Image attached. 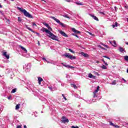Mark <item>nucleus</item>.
Masks as SVG:
<instances>
[{"instance_id": "nucleus-43", "label": "nucleus", "mask_w": 128, "mask_h": 128, "mask_svg": "<svg viewBox=\"0 0 128 128\" xmlns=\"http://www.w3.org/2000/svg\"><path fill=\"white\" fill-rule=\"evenodd\" d=\"M16 128H22V126H18Z\"/></svg>"}, {"instance_id": "nucleus-28", "label": "nucleus", "mask_w": 128, "mask_h": 128, "mask_svg": "<svg viewBox=\"0 0 128 128\" xmlns=\"http://www.w3.org/2000/svg\"><path fill=\"white\" fill-rule=\"evenodd\" d=\"M59 24H60V26H62L64 27V24L62 22H60V23H59Z\"/></svg>"}, {"instance_id": "nucleus-46", "label": "nucleus", "mask_w": 128, "mask_h": 128, "mask_svg": "<svg viewBox=\"0 0 128 128\" xmlns=\"http://www.w3.org/2000/svg\"><path fill=\"white\" fill-rule=\"evenodd\" d=\"M73 36H74L76 38H78V36L77 34H73Z\"/></svg>"}, {"instance_id": "nucleus-26", "label": "nucleus", "mask_w": 128, "mask_h": 128, "mask_svg": "<svg viewBox=\"0 0 128 128\" xmlns=\"http://www.w3.org/2000/svg\"><path fill=\"white\" fill-rule=\"evenodd\" d=\"M124 59L125 60H126V62H128V56H126L124 57Z\"/></svg>"}, {"instance_id": "nucleus-3", "label": "nucleus", "mask_w": 128, "mask_h": 128, "mask_svg": "<svg viewBox=\"0 0 128 128\" xmlns=\"http://www.w3.org/2000/svg\"><path fill=\"white\" fill-rule=\"evenodd\" d=\"M64 56H66V58H70V60H76V56H72L69 53H66L64 54Z\"/></svg>"}, {"instance_id": "nucleus-31", "label": "nucleus", "mask_w": 128, "mask_h": 128, "mask_svg": "<svg viewBox=\"0 0 128 128\" xmlns=\"http://www.w3.org/2000/svg\"><path fill=\"white\" fill-rule=\"evenodd\" d=\"M112 46H116V41H114L112 42Z\"/></svg>"}, {"instance_id": "nucleus-9", "label": "nucleus", "mask_w": 128, "mask_h": 128, "mask_svg": "<svg viewBox=\"0 0 128 128\" xmlns=\"http://www.w3.org/2000/svg\"><path fill=\"white\" fill-rule=\"evenodd\" d=\"M119 24H118V22H116L112 25V26L113 28H118V26Z\"/></svg>"}, {"instance_id": "nucleus-36", "label": "nucleus", "mask_w": 128, "mask_h": 128, "mask_svg": "<svg viewBox=\"0 0 128 128\" xmlns=\"http://www.w3.org/2000/svg\"><path fill=\"white\" fill-rule=\"evenodd\" d=\"M18 22H22V18L20 17H18Z\"/></svg>"}, {"instance_id": "nucleus-21", "label": "nucleus", "mask_w": 128, "mask_h": 128, "mask_svg": "<svg viewBox=\"0 0 128 128\" xmlns=\"http://www.w3.org/2000/svg\"><path fill=\"white\" fill-rule=\"evenodd\" d=\"M98 90H100V86H98L97 89L96 90H95L94 92H98Z\"/></svg>"}, {"instance_id": "nucleus-39", "label": "nucleus", "mask_w": 128, "mask_h": 128, "mask_svg": "<svg viewBox=\"0 0 128 128\" xmlns=\"http://www.w3.org/2000/svg\"><path fill=\"white\" fill-rule=\"evenodd\" d=\"M104 58H108V60H110V58L108 57L107 56H103Z\"/></svg>"}, {"instance_id": "nucleus-2", "label": "nucleus", "mask_w": 128, "mask_h": 128, "mask_svg": "<svg viewBox=\"0 0 128 128\" xmlns=\"http://www.w3.org/2000/svg\"><path fill=\"white\" fill-rule=\"evenodd\" d=\"M17 8L18 10H20V12H23L25 16H26L27 18H34V17H32V14H30L29 12H26V10L22 9L20 7H17Z\"/></svg>"}, {"instance_id": "nucleus-17", "label": "nucleus", "mask_w": 128, "mask_h": 128, "mask_svg": "<svg viewBox=\"0 0 128 128\" xmlns=\"http://www.w3.org/2000/svg\"><path fill=\"white\" fill-rule=\"evenodd\" d=\"M119 50H120V52H122L124 51V48L122 47H120L119 48Z\"/></svg>"}, {"instance_id": "nucleus-18", "label": "nucleus", "mask_w": 128, "mask_h": 128, "mask_svg": "<svg viewBox=\"0 0 128 128\" xmlns=\"http://www.w3.org/2000/svg\"><path fill=\"white\" fill-rule=\"evenodd\" d=\"M26 28H28V30H30V32H34V31L32 30V28H30L28 26V25H26Z\"/></svg>"}, {"instance_id": "nucleus-13", "label": "nucleus", "mask_w": 128, "mask_h": 128, "mask_svg": "<svg viewBox=\"0 0 128 128\" xmlns=\"http://www.w3.org/2000/svg\"><path fill=\"white\" fill-rule=\"evenodd\" d=\"M3 56H6L7 60H8L10 58V55L6 54V52H4L3 54Z\"/></svg>"}, {"instance_id": "nucleus-40", "label": "nucleus", "mask_w": 128, "mask_h": 128, "mask_svg": "<svg viewBox=\"0 0 128 128\" xmlns=\"http://www.w3.org/2000/svg\"><path fill=\"white\" fill-rule=\"evenodd\" d=\"M114 127L116 128H120V126H118V125H114Z\"/></svg>"}, {"instance_id": "nucleus-32", "label": "nucleus", "mask_w": 128, "mask_h": 128, "mask_svg": "<svg viewBox=\"0 0 128 128\" xmlns=\"http://www.w3.org/2000/svg\"><path fill=\"white\" fill-rule=\"evenodd\" d=\"M76 4H78V6H82V3H80V2H76Z\"/></svg>"}, {"instance_id": "nucleus-35", "label": "nucleus", "mask_w": 128, "mask_h": 128, "mask_svg": "<svg viewBox=\"0 0 128 128\" xmlns=\"http://www.w3.org/2000/svg\"><path fill=\"white\" fill-rule=\"evenodd\" d=\"M62 96H63L64 100H67L66 98V96H64V94H62Z\"/></svg>"}, {"instance_id": "nucleus-58", "label": "nucleus", "mask_w": 128, "mask_h": 128, "mask_svg": "<svg viewBox=\"0 0 128 128\" xmlns=\"http://www.w3.org/2000/svg\"><path fill=\"white\" fill-rule=\"evenodd\" d=\"M127 22H128V18H127Z\"/></svg>"}, {"instance_id": "nucleus-5", "label": "nucleus", "mask_w": 128, "mask_h": 128, "mask_svg": "<svg viewBox=\"0 0 128 128\" xmlns=\"http://www.w3.org/2000/svg\"><path fill=\"white\" fill-rule=\"evenodd\" d=\"M62 66H65V68H74V67L72 66H70V65H66V64H64V63H62Z\"/></svg>"}, {"instance_id": "nucleus-6", "label": "nucleus", "mask_w": 128, "mask_h": 128, "mask_svg": "<svg viewBox=\"0 0 128 128\" xmlns=\"http://www.w3.org/2000/svg\"><path fill=\"white\" fill-rule=\"evenodd\" d=\"M89 16H90L92 18H94V20H95L98 22V17H96V16L94 15H92V14H90Z\"/></svg>"}, {"instance_id": "nucleus-4", "label": "nucleus", "mask_w": 128, "mask_h": 128, "mask_svg": "<svg viewBox=\"0 0 128 128\" xmlns=\"http://www.w3.org/2000/svg\"><path fill=\"white\" fill-rule=\"evenodd\" d=\"M61 122L63 124H66V122H68L69 120H68V119L66 118V116H62V120H61Z\"/></svg>"}, {"instance_id": "nucleus-27", "label": "nucleus", "mask_w": 128, "mask_h": 128, "mask_svg": "<svg viewBox=\"0 0 128 128\" xmlns=\"http://www.w3.org/2000/svg\"><path fill=\"white\" fill-rule=\"evenodd\" d=\"M96 92H93V94H94V95H93V98H96Z\"/></svg>"}, {"instance_id": "nucleus-60", "label": "nucleus", "mask_w": 128, "mask_h": 128, "mask_svg": "<svg viewBox=\"0 0 128 128\" xmlns=\"http://www.w3.org/2000/svg\"><path fill=\"white\" fill-rule=\"evenodd\" d=\"M90 34H92V33H90Z\"/></svg>"}, {"instance_id": "nucleus-56", "label": "nucleus", "mask_w": 128, "mask_h": 128, "mask_svg": "<svg viewBox=\"0 0 128 128\" xmlns=\"http://www.w3.org/2000/svg\"><path fill=\"white\" fill-rule=\"evenodd\" d=\"M42 2H44V0H42Z\"/></svg>"}, {"instance_id": "nucleus-51", "label": "nucleus", "mask_w": 128, "mask_h": 128, "mask_svg": "<svg viewBox=\"0 0 128 128\" xmlns=\"http://www.w3.org/2000/svg\"><path fill=\"white\" fill-rule=\"evenodd\" d=\"M42 60H46V58H42Z\"/></svg>"}, {"instance_id": "nucleus-59", "label": "nucleus", "mask_w": 128, "mask_h": 128, "mask_svg": "<svg viewBox=\"0 0 128 128\" xmlns=\"http://www.w3.org/2000/svg\"><path fill=\"white\" fill-rule=\"evenodd\" d=\"M102 62H104V60H102Z\"/></svg>"}, {"instance_id": "nucleus-7", "label": "nucleus", "mask_w": 128, "mask_h": 128, "mask_svg": "<svg viewBox=\"0 0 128 128\" xmlns=\"http://www.w3.org/2000/svg\"><path fill=\"white\" fill-rule=\"evenodd\" d=\"M50 18H52V20H55V22H56L57 24H60V21L58 19H57L56 18H54V16H51Z\"/></svg>"}, {"instance_id": "nucleus-16", "label": "nucleus", "mask_w": 128, "mask_h": 128, "mask_svg": "<svg viewBox=\"0 0 128 128\" xmlns=\"http://www.w3.org/2000/svg\"><path fill=\"white\" fill-rule=\"evenodd\" d=\"M71 86H72V88H74L75 90H78V86H76V84H71Z\"/></svg>"}, {"instance_id": "nucleus-19", "label": "nucleus", "mask_w": 128, "mask_h": 128, "mask_svg": "<svg viewBox=\"0 0 128 128\" xmlns=\"http://www.w3.org/2000/svg\"><path fill=\"white\" fill-rule=\"evenodd\" d=\"M20 104H16V110H18L20 108Z\"/></svg>"}, {"instance_id": "nucleus-20", "label": "nucleus", "mask_w": 128, "mask_h": 128, "mask_svg": "<svg viewBox=\"0 0 128 128\" xmlns=\"http://www.w3.org/2000/svg\"><path fill=\"white\" fill-rule=\"evenodd\" d=\"M111 84H112V86H116V80H114Z\"/></svg>"}, {"instance_id": "nucleus-48", "label": "nucleus", "mask_w": 128, "mask_h": 128, "mask_svg": "<svg viewBox=\"0 0 128 128\" xmlns=\"http://www.w3.org/2000/svg\"><path fill=\"white\" fill-rule=\"evenodd\" d=\"M24 128H26V126L24 125Z\"/></svg>"}, {"instance_id": "nucleus-10", "label": "nucleus", "mask_w": 128, "mask_h": 128, "mask_svg": "<svg viewBox=\"0 0 128 128\" xmlns=\"http://www.w3.org/2000/svg\"><path fill=\"white\" fill-rule=\"evenodd\" d=\"M72 32H74L75 34H80V32L76 30V28H72Z\"/></svg>"}, {"instance_id": "nucleus-25", "label": "nucleus", "mask_w": 128, "mask_h": 128, "mask_svg": "<svg viewBox=\"0 0 128 128\" xmlns=\"http://www.w3.org/2000/svg\"><path fill=\"white\" fill-rule=\"evenodd\" d=\"M101 68L103 70H106V68H106V66L104 65H103Z\"/></svg>"}, {"instance_id": "nucleus-23", "label": "nucleus", "mask_w": 128, "mask_h": 128, "mask_svg": "<svg viewBox=\"0 0 128 128\" xmlns=\"http://www.w3.org/2000/svg\"><path fill=\"white\" fill-rule=\"evenodd\" d=\"M16 92V88L13 89L12 90V91L11 92V94H14V92Z\"/></svg>"}, {"instance_id": "nucleus-29", "label": "nucleus", "mask_w": 128, "mask_h": 128, "mask_svg": "<svg viewBox=\"0 0 128 128\" xmlns=\"http://www.w3.org/2000/svg\"><path fill=\"white\" fill-rule=\"evenodd\" d=\"M68 50L70 52H72V54H74V52H75L74 51L72 50V49L68 48Z\"/></svg>"}, {"instance_id": "nucleus-57", "label": "nucleus", "mask_w": 128, "mask_h": 128, "mask_svg": "<svg viewBox=\"0 0 128 128\" xmlns=\"http://www.w3.org/2000/svg\"><path fill=\"white\" fill-rule=\"evenodd\" d=\"M2 112V110H0V112Z\"/></svg>"}, {"instance_id": "nucleus-34", "label": "nucleus", "mask_w": 128, "mask_h": 128, "mask_svg": "<svg viewBox=\"0 0 128 128\" xmlns=\"http://www.w3.org/2000/svg\"><path fill=\"white\" fill-rule=\"evenodd\" d=\"M102 46H104L105 48H108V46L107 45H106L104 44H102Z\"/></svg>"}, {"instance_id": "nucleus-47", "label": "nucleus", "mask_w": 128, "mask_h": 128, "mask_svg": "<svg viewBox=\"0 0 128 128\" xmlns=\"http://www.w3.org/2000/svg\"><path fill=\"white\" fill-rule=\"evenodd\" d=\"M96 64H100V61L96 62Z\"/></svg>"}, {"instance_id": "nucleus-24", "label": "nucleus", "mask_w": 128, "mask_h": 128, "mask_svg": "<svg viewBox=\"0 0 128 128\" xmlns=\"http://www.w3.org/2000/svg\"><path fill=\"white\" fill-rule=\"evenodd\" d=\"M98 48H102V50H106V48H104L102 46H98Z\"/></svg>"}, {"instance_id": "nucleus-50", "label": "nucleus", "mask_w": 128, "mask_h": 128, "mask_svg": "<svg viewBox=\"0 0 128 128\" xmlns=\"http://www.w3.org/2000/svg\"><path fill=\"white\" fill-rule=\"evenodd\" d=\"M126 44L128 46V42H126Z\"/></svg>"}, {"instance_id": "nucleus-53", "label": "nucleus", "mask_w": 128, "mask_h": 128, "mask_svg": "<svg viewBox=\"0 0 128 128\" xmlns=\"http://www.w3.org/2000/svg\"><path fill=\"white\" fill-rule=\"evenodd\" d=\"M104 64H106V61H104Z\"/></svg>"}, {"instance_id": "nucleus-15", "label": "nucleus", "mask_w": 128, "mask_h": 128, "mask_svg": "<svg viewBox=\"0 0 128 128\" xmlns=\"http://www.w3.org/2000/svg\"><path fill=\"white\" fill-rule=\"evenodd\" d=\"M20 48L22 50H24V52H28V50H26V48H24V46H20Z\"/></svg>"}, {"instance_id": "nucleus-55", "label": "nucleus", "mask_w": 128, "mask_h": 128, "mask_svg": "<svg viewBox=\"0 0 128 128\" xmlns=\"http://www.w3.org/2000/svg\"><path fill=\"white\" fill-rule=\"evenodd\" d=\"M110 44H112V42L110 41Z\"/></svg>"}, {"instance_id": "nucleus-1", "label": "nucleus", "mask_w": 128, "mask_h": 128, "mask_svg": "<svg viewBox=\"0 0 128 128\" xmlns=\"http://www.w3.org/2000/svg\"><path fill=\"white\" fill-rule=\"evenodd\" d=\"M40 30L41 32H46V34H49L48 36L49 38H52L54 40H56V42H58V36L50 32V31L44 28H42L40 29Z\"/></svg>"}, {"instance_id": "nucleus-33", "label": "nucleus", "mask_w": 128, "mask_h": 128, "mask_svg": "<svg viewBox=\"0 0 128 128\" xmlns=\"http://www.w3.org/2000/svg\"><path fill=\"white\" fill-rule=\"evenodd\" d=\"M63 16L64 18H70V17H68V16L66 14V15H64Z\"/></svg>"}, {"instance_id": "nucleus-11", "label": "nucleus", "mask_w": 128, "mask_h": 128, "mask_svg": "<svg viewBox=\"0 0 128 128\" xmlns=\"http://www.w3.org/2000/svg\"><path fill=\"white\" fill-rule=\"evenodd\" d=\"M88 77L90 78H94V80L96 79V76L92 75V74L90 73L88 74Z\"/></svg>"}, {"instance_id": "nucleus-12", "label": "nucleus", "mask_w": 128, "mask_h": 128, "mask_svg": "<svg viewBox=\"0 0 128 128\" xmlns=\"http://www.w3.org/2000/svg\"><path fill=\"white\" fill-rule=\"evenodd\" d=\"M60 34L63 36H65V38H68V36L66 35V32H64V31H60Z\"/></svg>"}, {"instance_id": "nucleus-44", "label": "nucleus", "mask_w": 128, "mask_h": 128, "mask_svg": "<svg viewBox=\"0 0 128 128\" xmlns=\"http://www.w3.org/2000/svg\"><path fill=\"white\" fill-rule=\"evenodd\" d=\"M38 46H40V41L38 42Z\"/></svg>"}, {"instance_id": "nucleus-42", "label": "nucleus", "mask_w": 128, "mask_h": 128, "mask_svg": "<svg viewBox=\"0 0 128 128\" xmlns=\"http://www.w3.org/2000/svg\"><path fill=\"white\" fill-rule=\"evenodd\" d=\"M65 2H70V0H65Z\"/></svg>"}, {"instance_id": "nucleus-22", "label": "nucleus", "mask_w": 128, "mask_h": 128, "mask_svg": "<svg viewBox=\"0 0 128 128\" xmlns=\"http://www.w3.org/2000/svg\"><path fill=\"white\" fill-rule=\"evenodd\" d=\"M43 24H44L45 26L48 28L50 26V25H48V24L46 23V22H43Z\"/></svg>"}, {"instance_id": "nucleus-52", "label": "nucleus", "mask_w": 128, "mask_h": 128, "mask_svg": "<svg viewBox=\"0 0 128 128\" xmlns=\"http://www.w3.org/2000/svg\"><path fill=\"white\" fill-rule=\"evenodd\" d=\"M123 80H124V82H126V80L123 79Z\"/></svg>"}, {"instance_id": "nucleus-37", "label": "nucleus", "mask_w": 128, "mask_h": 128, "mask_svg": "<svg viewBox=\"0 0 128 128\" xmlns=\"http://www.w3.org/2000/svg\"><path fill=\"white\" fill-rule=\"evenodd\" d=\"M32 26H36V24L34 22H32Z\"/></svg>"}, {"instance_id": "nucleus-49", "label": "nucleus", "mask_w": 128, "mask_h": 128, "mask_svg": "<svg viewBox=\"0 0 128 128\" xmlns=\"http://www.w3.org/2000/svg\"><path fill=\"white\" fill-rule=\"evenodd\" d=\"M106 66H108V64L107 63H105Z\"/></svg>"}, {"instance_id": "nucleus-30", "label": "nucleus", "mask_w": 128, "mask_h": 128, "mask_svg": "<svg viewBox=\"0 0 128 128\" xmlns=\"http://www.w3.org/2000/svg\"><path fill=\"white\" fill-rule=\"evenodd\" d=\"M47 28H48V30H51V32H52V28H50V26H48Z\"/></svg>"}, {"instance_id": "nucleus-38", "label": "nucleus", "mask_w": 128, "mask_h": 128, "mask_svg": "<svg viewBox=\"0 0 128 128\" xmlns=\"http://www.w3.org/2000/svg\"><path fill=\"white\" fill-rule=\"evenodd\" d=\"M110 126H114V123H112V122H110Z\"/></svg>"}, {"instance_id": "nucleus-45", "label": "nucleus", "mask_w": 128, "mask_h": 128, "mask_svg": "<svg viewBox=\"0 0 128 128\" xmlns=\"http://www.w3.org/2000/svg\"><path fill=\"white\" fill-rule=\"evenodd\" d=\"M99 14H104V12H99Z\"/></svg>"}, {"instance_id": "nucleus-8", "label": "nucleus", "mask_w": 128, "mask_h": 128, "mask_svg": "<svg viewBox=\"0 0 128 128\" xmlns=\"http://www.w3.org/2000/svg\"><path fill=\"white\" fill-rule=\"evenodd\" d=\"M80 54H82V56H84V58H88L89 56L88 54L86 53H84V52H80Z\"/></svg>"}, {"instance_id": "nucleus-54", "label": "nucleus", "mask_w": 128, "mask_h": 128, "mask_svg": "<svg viewBox=\"0 0 128 128\" xmlns=\"http://www.w3.org/2000/svg\"><path fill=\"white\" fill-rule=\"evenodd\" d=\"M126 72L128 73V68L127 69Z\"/></svg>"}, {"instance_id": "nucleus-14", "label": "nucleus", "mask_w": 128, "mask_h": 128, "mask_svg": "<svg viewBox=\"0 0 128 128\" xmlns=\"http://www.w3.org/2000/svg\"><path fill=\"white\" fill-rule=\"evenodd\" d=\"M42 80H44L42 78L40 77L38 78V82L39 84H41L42 82Z\"/></svg>"}, {"instance_id": "nucleus-41", "label": "nucleus", "mask_w": 128, "mask_h": 128, "mask_svg": "<svg viewBox=\"0 0 128 128\" xmlns=\"http://www.w3.org/2000/svg\"><path fill=\"white\" fill-rule=\"evenodd\" d=\"M8 98V100H12V96H9Z\"/></svg>"}]
</instances>
